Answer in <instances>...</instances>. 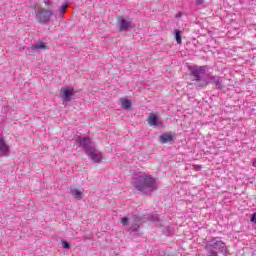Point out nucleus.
<instances>
[{
    "label": "nucleus",
    "mask_w": 256,
    "mask_h": 256,
    "mask_svg": "<svg viewBox=\"0 0 256 256\" xmlns=\"http://www.w3.org/2000/svg\"><path fill=\"white\" fill-rule=\"evenodd\" d=\"M134 187L141 193H147V191H157V179L151 175H141L134 181Z\"/></svg>",
    "instance_id": "obj_1"
},
{
    "label": "nucleus",
    "mask_w": 256,
    "mask_h": 256,
    "mask_svg": "<svg viewBox=\"0 0 256 256\" xmlns=\"http://www.w3.org/2000/svg\"><path fill=\"white\" fill-rule=\"evenodd\" d=\"M207 73V66H192L190 67V75L194 77V81H197V87H207L209 82L204 81L201 83V75Z\"/></svg>",
    "instance_id": "obj_2"
},
{
    "label": "nucleus",
    "mask_w": 256,
    "mask_h": 256,
    "mask_svg": "<svg viewBox=\"0 0 256 256\" xmlns=\"http://www.w3.org/2000/svg\"><path fill=\"white\" fill-rule=\"evenodd\" d=\"M53 17V12L51 10L43 9L37 12V19L39 23H49Z\"/></svg>",
    "instance_id": "obj_3"
},
{
    "label": "nucleus",
    "mask_w": 256,
    "mask_h": 256,
    "mask_svg": "<svg viewBox=\"0 0 256 256\" xmlns=\"http://www.w3.org/2000/svg\"><path fill=\"white\" fill-rule=\"evenodd\" d=\"M86 154L92 161H94V163H101V159H103V154L94 147H92Z\"/></svg>",
    "instance_id": "obj_4"
},
{
    "label": "nucleus",
    "mask_w": 256,
    "mask_h": 256,
    "mask_svg": "<svg viewBox=\"0 0 256 256\" xmlns=\"http://www.w3.org/2000/svg\"><path fill=\"white\" fill-rule=\"evenodd\" d=\"M119 23H118V29L119 31H127L128 29L131 28V25L133 23V20L130 18H124L120 17L119 18Z\"/></svg>",
    "instance_id": "obj_5"
},
{
    "label": "nucleus",
    "mask_w": 256,
    "mask_h": 256,
    "mask_svg": "<svg viewBox=\"0 0 256 256\" xmlns=\"http://www.w3.org/2000/svg\"><path fill=\"white\" fill-rule=\"evenodd\" d=\"M60 93L63 101L69 102L71 97L75 95V88H61Z\"/></svg>",
    "instance_id": "obj_6"
},
{
    "label": "nucleus",
    "mask_w": 256,
    "mask_h": 256,
    "mask_svg": "<svg viewBox=\"0 0 256 256\" xmlns=\"http://www.w3.org/2000/svg\"><path fill=\"white\" fill-rule=\"evenodd\" d=\"M78 147H83L85 152L87 153L88 151H91L93 147H91V139L90 138H82L80 139L77 144Z\"/></svg>",
    "instance_id": "obj_7"
},
{
    "label": "nucleus",
    "mask_w": 256,
    "mask_h": 256,
    "mask_svg": "<svg viewBox=\"0 0 256 256\" xmlns=\"http://www.w3.org/2000/svg\"><path fill=\"white\" fill-rule=\"evenodd\" d=\"M70 193L72 197H74L75 199H83V194L85 193V189L77 188V187L71 188Z\"/></svg>",
    "instance_id": "obj_8"
},
{
    "label": "nucleus",
    "mask_w": 256,
    "mask_h": 256,
    "mask_svg": "<svg viewBox=\"0 0 256 256\" xmlns=\"http://www.w3.org/2000/svg\"><path fill=\"white\" fill-rule=\"evenodd\" d=\"M9 153V146L5 142V138H0V155H7Z\"/></svg>",
    "instance_id": "obj_9"
},
{
    "label": "nucleus",
    "mask_w": 256,
    "mask_h": 256,
    "mask_svg": "<svg viewBox=\"0 0 256 256\" xmlns=\"http://www.w3.org/2000/svg\"><path fill=\"white\" fill-rule=\"evenodd\" d=\"M147 121H148V125L150 127H157L158 125V120H157V116L155 114H151L148 116L147 118Z\"/></svg>",
    "instance_id": "obj_10"
},
{
    "label": "nucleus",
    "mask_w": 256,
    "mask_h": 256,
    "mask_svg": "<svg viewBox=\"0 0 256 256\" xmlns=\"http://www.w3.org/2000/svg\"><path fill=\"white\" fill-rule=\"evenodd\" d=\"M171 141H173V134L171 133H167L160 136V143L162 144L171 143Z\"/></svg>",
    "instance_id": "obj_11"
},
{
    "label": "nucleus",
    "mask_w": 256,
    "mask_h": 256,
    "mask_svg": "<svg viewBox=\"0 0 256 256\" xmlns=\"http://www.w3.org/2000/svg\"><path fill=\"white\" fill-rule=\"evenodd\" d=\"M174 33H175V39H176V42L178 43V45H181L182 43V35H181V31L179 29H175L174 30Z\"/></svg>",
    "instance_id": "obj_12"
},
{
    "label": "nucleus",
    "mask_w": 256,
    "mask_h": 256,
    "mask_svg": "<svg viewBox=\"0 0 256 256\" xmlns=\"http://www.w3.org/2000/svg\"><path fill=\"white\" fill-rule=\"evenodd\" d=\"M32 49H34L35 51H37L39 49L45 50V49H47V46L45 45V42H40L37 45H33Z\"/></svg>",
    "instance_id": "obj_13"
},
{
    "label": "nucleus",
    "mask_w": 256,
    "mask_h": 256,
    "mask_svg": "<svg viewBox=\"0 0 256 256\" xmlns=\"http://www.w3.org/2000/svg\"><path fill=\"white\" fill-rule=\"evenodd\" d=\"M122 107L124 109H131V101H129L128 99L126 98H123L122 99Z\"/></svg>",
    "instance_id": "obj_14"
},
{
    "label": "nucleus",
    "mask_w": 256,
    "mask_h": 256,
    "mask_svg": "<svg viewBox=\"0 0 256 256\" xmlns=\"http://www.w3.org/2000/svg\"><path fill=\"white\" fill-rule=\"evenodd\" d=\"M214 81V85H216L217 89H221V87H223V85L221 84V81H219V79H215L212 78Z\"/></svg>",
    "instance_id": "obj_15"
},
{
    "label": "nucleus",
    "mask_w": 256,
    "mask_h": 256,
    "mask_svg": "<svg viewBox=\"0 0 256 256\" xmlns=\"http://www.w3.org/2000/svg\"><path fill=\"white\" fill-rule=\"evenodd\" d=\"M62 247L63 249H71V245L66 240H62Z\"/></svg>",
    "instance_id": "obj_16"
},
{
    "label": "nucleus",
    "mask_w": 256,
    "mask_h": 256,
    "mask_svg": "<svg viewBox=\"0 0 256 256\" xmlns=\"http://www.w3.org/2000/svg\"><path fill=\"white\" fill-rule=\"evenodd\" d=\"M69 7V5L68 4H65V5H62L61 7H60V13L61 14H63V13H65L66 11H67V8Z\"/></svg>",
    "instance_id": "obj_17"
},
{
    "label": "nucleus",
    "mask_w": 256,
    "mask_h": 256,
    "mask_svg": "<svg viewBox=\"0 0 256 256\" xmlns=\"http://www.w3.org/2000/svg\"><path fill=\"white\" fill-rule=\"evenodd\" d=\"M121 223H122L123 226L128 225L129 224V218L128 217H123L121 219Z\"/></svg>",
    "instance_id": "obj_18"
},
{
    "label": "nucleus",
    "mask_w": 256,
    "mask_h": 256,
    "mask_svg": "<svg viewBox=\"0 0 256 256\" xmlns=\"http://www.w3.org/2000/svg\"><path fill=\"white\" fill-rule=\"evenodd\" d=\"M250 221H251L252 223H255V224H256V213H254V214L252 215Z\"/></svg>",
    "instance_id": "obj_19"
},
{
    "label": "nucleus",
    "mask_w": 256,
    "mask_h": 256,
    "mask_svg": "<svg viewBox=\"0 0 256 256\" xmlns=\"http://www.w3.org/2000/svg\"><path fill=\"white\" fill-rule=\"evenodd\" d=\"M132 229H133V231H138L139 225L133 224V225H132Z\"/></svg>",
    "instance_id": "obj_20"
},
{
    "label": "nucleus",
    "mask_w": 256,
    "mask_h": 256,
    "mask_svg": "<svg viewBox=\"0 0 256 256\" xmlns=\"http://www.w3.org/2000/svg\"><path fill=\"white\" fill-rule=\"evenodd\" d=\"M195 171H201V166H194Z\"/></svg>",
    "instance_id": "obj_21"
},
{
    "label": "nucleus",
    "mask_w": 256,
    "mask_h": 256,
    "mask_svg": "<svg viewBox=\"0 0 256 256\" xmlns=\"http://www.w3.org/2000/svg\"><path fill=\"white\" fill-rule=\"evenodd\" d=\"M133 219H134L135 222L141 221V219H139L137 216H133Z\"/></svg>",
    "instance_id": "obj_22"
},
{
    "label": "nucleus",
    "mask_w": 256,
    "mask_h": 256,
    "mask_svg": "<svg viewBox=\"0 0 256 256\" xmlns=\"http://www.w3.org/2000/svg\"><path fill=\"white\" fill-rule=\"evenodd\" d=\"M197 2L199 3V5L203 4V0H197Z\"/></svg>",
    "instance_id": "obj_23"
},
{
    "label": "nucleus",
    "mask_w": 256,
    "mask_h": 256,
    "mask_svg": "<svg viewBox=\"0 0 256 256\" xmlns=\"http://www.w3.org/2000/svg\"><path fill=\"white\" fill-rule=\"evenodd\" d=\"M45 5H51L47 0L44 1Z\"/></svg>",
    "instance_id": "obj_24"
}]
</instances>
